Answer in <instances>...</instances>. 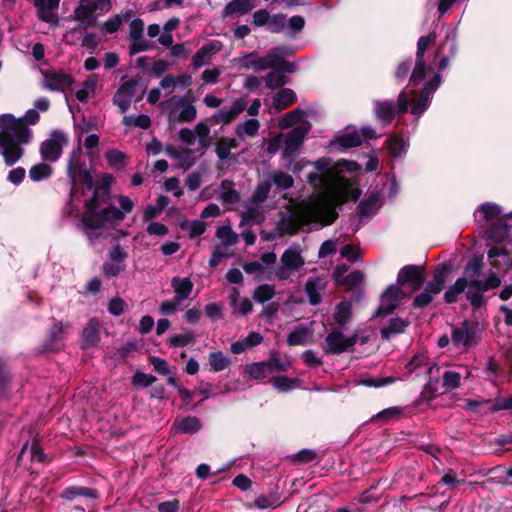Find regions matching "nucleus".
Wrapping results in <instances>:
<instances>
[{
	"instance_id": "obj_1",
	"label": "nucleus",
	"mask_w": 512,
	"mask_h": 512,
	"mask_svg": "<svg viewBox=\"0 0 512 512\" xmlns=\"http://www.w3.org/2000/svg\"><path fill=\"white\" fill-rule=\"evenodd\" d=\"M312 165L315 171L308 173L306 179L317 192L320 204L330 209L331 222L336 216V206L349 200L356 201L360 197L358 183L343 173L358 172L361 166L355 161L341 159L335 162L329 157L319 158Z\"/></svg>"
},
{
	"instance_id": "obj_2",
	"label": "nucleus",
	"mask_w": 512,
	"mask_h": 512,
	"mask_svg": "<svg viewBox=\"0 0 512 512\" xmlns=\"http://www.w3.org/2000/svg\"><path fill=\"white\" fill-rule=\"evenodd\" d=\"M435 40L436 36L434 34L419 38L416 63L411 73L408 86L399 94L396 104L386 101V126L390 125L395 117H400L407 113L409 106L411 107V114L417 117L421 116L429 107L432 95L442 82L441 76L439 74L433 75V77L424 84L420 94L417 93L415 87L425 78L427 67L423 59L424 53Z\"/></svg>"
},
{
	"instance_id": "obj_3",
	"label": "nucleus",
	"mask_w": 512,
	"mask_h": 512,
	"mask_svg": "<svg viewBox=\"0 0 512 512\" xmlns=\"http://www.w3.org/2000/svg\"><path fill=\"white\" fill-rule=\"evenodd\" d=\"M480 257H474L464 267V275L450 285L444 293L445 302L451 304L457 302L459 296L465 293L467 301L474 310L484 307L487 303L485 293L498 288L501 278L496 272L490 271L485 278L480 279L482 270Z\"/></svg>"
},
{
	"instance_id": "obj_4",
	"label": "nucleus",
	"mask_w": 512,
	"mask_h": 512,
	"mask_svg": "<svg viewBox=\"0 0 512 512\" xmlns=\"http://www.w3.org/2000/svg\"><path fill=\"white\" fill-rule=\"evenodd\" d=\"M40 119L36 109H29L23 117L3 114L0 119V155L7 166H13L24 155V146L33 138L28 125H35Z\"/></svg>"
},
{
	"instance_id": "obj_5",
	"label": "nucleus",
	"mask_w": 512,
	"mask_h": 512,
	"mask_svg": "<svg viewBox=\"0 0 512 512\" xmlns=\"http://www.w3.org/2000/svg\"><path fill=\"white\" fill-rule=\"evenodd\" d=\"M479 225L488 230L489 238L502 242L508 237L510 227L507 224V214H503L500 206L494 203H484L474 213Z\"/></svg>"
},
{
	"instance_id": "obj_6",
	"label": "nucleus",
	"mask_w": 512,
	"mask_h": 512,
	"mask_svg": "<svg viewBox=\"0 0 512 512\" xmlns=\"http://www.w3.org/2000/svg\"><path fill=\"white\" fill-rule=\"evenodd\" d=\"M110 6V0H79L74 10V19L79 22L81 28H91L96 23L97 12L106 13Z\"/></svg>"
},
{
	"instance_id": "obj_7",
	"label": "nucleus",
	"mask_w": 512,
	"mask_h": 512,
	"mask_svg": "<svg viewBox=\"0 0 512 512\" xmlns=\"http://www.w3.org/2000/svg\"><path fill=\"white\" fill-rule=\"evenodd\" d=\"M281 266H279L275 275L279 280H287L304 265V259L301 255V248L298 244L289 246L281 256Z\"/></svg>"
},
{
	"instance_id": "obj_8",
	"label": "nucleus",
	"mask_w": 512,
	"mask_h": 512,
	"mask_svg": "<svg viewBox=\"0 0 512 512\" xmlns=\"http://www.w3.org/2000/svg\"><path fill=\"white\" fill-rule=\"evenodd\" d=\"M162 110L169 118H177L181 122H191L197 116V110L193 104L184 103L180 96H172L161 103Z\"/></svg>"
},
{
	"instance_id": "obj_9",
	"label": "nucleus",
	"mask_w": 512,
	"mask_h": 512,
	"mask_svg": "<svg viewBox=\"0 0 512 512\" xmlns=\"http://www.w3.org/2000/svg\"><path fill=\"white\" fill-rule=\"evenodd\" d=\"M445 282L444 271H436L433 279L426 284L424 290L415 296L412 303L413 307L419 309L428 306L433 298L442 291Z\"/></svg>"
},
{
	"instance_id": "obj_10",
	"label": "nucleus",
	"mask_w": 512,
	"mask_h": 512,
	"mask_svg": "<svg viewBox=\"0 0 512 512\" xmlns=\"http://www.w3.org/2000/svg\"><path fill=\"white\" fill-rule=\"evenodd\" d=\"M399 286H408L414 292L422 288L425 283V268L421 265H405L397 275Z\"/></svg>"
},
{
	"instance_id": "obj_11",
	"label": "nucleus",
	"mask_w": 512,
	"mask_h": 512,
	"mask_svg": "<svg viewBox=\"0 0 512 512\" xmlns=\"http://www.w3.org/2000/svg\"><path fill=\"white\" fill-rule=\"evenodd\" d=\"M409 148V138L404 133V128L397 131L386 133V157L395 160H402Z\"/></svg>"
},
{
	"instance_id": "obj_12",
	"label": "nucleus",
	"mask_w": 512,
	"mask_h": 512,
	"mask_svg": "<svg viewBox=\"0 0 512 512\" xmlns=\"http://www.w3.org/2000/svg\"><path fill=\"white\" fill-rule=\"evenodd\" d=\"M451 342L456 349L466 351L476 344V326L465 320L459 327H454L451 334Z\"/></svg>"
},
{
	"instance_id": "obj_13",
	"label": "nucleus",
	"mask_w": 512,
	"mask_h": 512,
	"mask_svg": "<svg viewBox=\"0 0 512 512\" xmlns=\"http://www.w3.org/2000/svg\"><path fill=\"white\" fill-rule=\"evenodd\" d=\"M357 341V334L346 336L340 330H332L325 338V351L328 354H341L352 348Z\"/></svg>"
},
{
	"instance_id": "obj_14",
	"label": "nucleus",
	"mask_w": 512,
	"mask_h": 512,
	"mask_svg": "<svg viewBox=\"0 0 512 512\" xmlns=\"http://www.w3.org/2000/svg\"><path fill=\"white\" fill-rule=\"evenodd\" d=\"M307 134V129L303 126L292 128L284 138V148L282 158L288 162H292L297 156L298 150Z\"/></svg>"
},
{
	"instance_id": "obj_15",
	"label": "nucleus",
	"mask_w": 512,
	"mask_h": 512,
	"mask_svg": "<svg viewBox=\"0 0 512 512\" xmlns=\"http://www.w3.org/2000/svg\"><path fill=\"white\" fill-rule=\"evenodd\" d=\"M73 83L72 76L62 70H50L43 73L42 86L49 91L65 92Z\"/></svg>"
},
{
	"instance_id": "obj_16",
	"label": "nucleus",
	"mask_w": 512,
	"mask_h": 512,
	"mask_svg": "<svg viewBox=\"0 0 512 512\" xmlns=\"http://www.w3.org/2000/svg\"><path fill=\"white\" fill-rule=\"evenodd\" d=\"M95 197L85 201L87 211L83 214L80 222L81 229L90 238L98 237L101 234L100 217L94 212Z\"/></svg>"
},
{
	"instance_id": "obj_17",
	"label": "nucleus",
	"mask_w": 512,
	"mask_h": 512,
	"mask_svg": "<svg viewBox=\"0 0 512 512\" xmlns=\"http://www.w3.org/2000/svg\"><path fill=\"white\" fill-rule=\"evenodd\" d=\"M67 139L64 133L55 131L50 138L45 140L40 147V153L44 160L55 162L62 153V148L66 144Z\"/></svg>"
},
{
	"instance_id": "obj_18",
	"label": "nucleus",
	"mask_w": 512,
	"mask_h": 512,
	"mask_svg": "<svg viewBox=\"0 0 512 512\" xmlns=\"http://www.w3.org/2000/svg\"><path fill=\"white\" fill-rule=\"evenodd\" d=\"M247 104L248 103L245 98H237L232 102L230 107H222L220 110L214 113L209 118V121L212 124H230L246 109Z\"/></svg>"
},
{
	"instance_id": "obj_19",
	"label": "nucleus",
	"mask_w": 512,
	"mask_h": 512,
	"mask_svg": "<svg viewBox=\"0 0 512 512\" xmlns=\"http://www.w3.org/2000/svg\"><path fill=\"white\" fill-rule=\"evenodd\" d=\"M138 83L134 79H129L121 84L113 97V103L116 105L121 113H125L130 108V105L135 97Z\"/></svg>"
},
{
	"instance_id": "obj_20",
	"label": "nucleus",
	"mask_w": 512,
	"mask_h": 512,
	"mask_svg": "<svg viewBox=\"0 0 512 512\" xmlns=\"http://www.w3.org/2000/svg\"><path fill=\"white\" fill-rule=\"evenodd\" d=\"M61 0H34V5L37 8L38 18L51 25H58L59 18L57 10Z\"/></svg>"
},
{
	"instance_id": "obj_21",
	"label": "nucleus",
	"mask_w": 512,
	"mask_h": 512,
	"mask_svg": "<svg viewBox=\"0 0 512 512\" xmlns=\"http://www.w3.org/2000/svg\"><path fill=\"white\" fill-rule=\"evenodd\" d=\"M292 51L286 46H278L273 48L266 56L257 57L255 71L260 72L267 69H272L278 66L282 56H286Z\"/></svg>"
},
{
	"instance_id": "obj_22",
	"label": "nucleus",
	"mask_w": 512,
	"mask_h": 512,
	"mask_svg": "<svg viewBox=\"0 0 512 512\" xmlns=\"http://www.w3.org/2000/svg\"><path fill=\"white\" fill-rule=\"evenodd\" d=\"M69 327L67 322H55L44 342V351L59 350Z\"/></svg>"
},
{
	"instance_id": "obj_23",
	"label": "nucleus",
	"mask_w": 512,
	"mask_h": 512,
	"mask_svg": "<svg viewBox=\"0 0 512 512\" xmlns=\"http://www.w3.org/2000/svg\"><path fill=\"white\" fill-rule=\"evenodd\" d=\"M304 225V218L300 213L292 212L283 215L277 222L276 229L280 235L294 234Z\"/></svg>"
},
{
	"instance_id": "obj_24",
	"label": "nucleus",
	"mask_w": 512,
	"mask_h": 512,
	"mask_svg": "<svg viewBox=\"0 0 512 512\" xmlns=\"http://www.w3.org/2000/svg\"><path fill=\"white\" fill-rule=\"evenodd\" d=\"M491 266L498 271L512 268V257L502 247H492L488 250Z\"/></svg>"
},
{
	"instance_id": "obj_25",
	"label": "nucleus",
	"mask_w": 512,
	"mask_h": 512,
	"mask_svg": "<svg viewBox=\"0 0 512 512\" xmlns=\"http://www.w3.org/2000/svg\"><path fill=\"white\" fill-rule=\"evenodd\" d=\"M254 8L253 0H232L223 9L224 17H240L248 14Z\"/></svg>"
},
{
	"instance_id": "obj_26",
	"label": "nucleus",
	"mask_w": 512,
	"mask_h": 512,
	"mask_svg": "<svg viewBox=\"0 0 512 512\" xmlns=\"http://www.w3.org/2000/svg\"><path fill=\"white\" fill-rule=\"evenodd\" d=\"M193 282L189 277H173L171 280V287L174 291V299L180 303L186 300L192 293Z\"/></svg>"
},
{
	"instance_id": "obj_27",
	"label": "nucleus",
	"mask_w": 512,
	"mask_h": 512,
	"mask_svg": "<svg viewBox=\"0 0 512 512\" xmlns=\"http://www.w3.org/2000/svg\"><path fill=\"white\" fill-rule=\"evenodd\" d=\"M100 340L99 321L90 319L82 332V347L87 349L94 347Z\"/></svg>"
},
{
	"instance_id": "obj_28",
	"label": "nucleus",
	"mask_w": 512,
	"mask_h": 512,
	"mask_svg": "<svg viewBox=\"0 0 512 512\" xmlns=\"http://www.w3.org/2000/svg\"><path fill=\"white\" fill-rule=\"evenodd\" d=\"M61 498L73 501L77 497L97 499L99 494L94 488L82 487V486H69L61 492Z\"/></svg>"
},
{
	"instance_id": "obj_29",
	"label": "nucleus",
	"mask_w": 512,
	"mask_h": 512,
	"mask_svg": "<svg viewBox=\"0 0 512 512\" xmlns=\"http://www.w3.org/2000/svg\"><path fill=\"white\" fill-rule=\"evenodd\" d=\"M262 341L263 337L260 333L250 332L245 338L232 343L230 350L234 354H241L245 350L259 345Z\"/></svg>"
},
{
	"instance_id": "obj_30",
	"label": "nucleus",
	"mask_w": 512,
	"mask_h": 512,
	"mask_svg": "<svg viewBox=\"0 0 512 512\" xmlns=\"http://www.w3.org/2000/svg\"><path fill=\"white\" fill-rule=\"evenodd\" d=\"M229 300L234 314L246 315L252 311V302L248 298H242L237 288L232 289Z\"/></svg>"
},
{
	"instance_id": "obj_31",
	"label": "nucleus",
	"mask_w": 512,
	"mask_h": 512,
	"mask_svg": "<svg viewBox=\"0 0 512 512\" xmlns=\"http://www.w3.org/2000/svg\"><path fill=\"white\" fill-rule=\"evenodd\" d=\"M405 294L402 286L398 283L390 285L386 288V315L399 307L404 299Z\"/></svg>"
},
{
	"instance_id": "obj_32",
	"label": "nucleus",
	"mask_w": 512,
	"mask_h": 512,
	"mask_svg": "<svg viewBox=\"0 0 512 512\" xmlns=\"http://www.w3.org/2000/svg\"><path fill=\"white\" fill-rule=\"evenodd\" d=\"M379 209V197L376 194H370L358 205V215L361 219H368L376 214Z\"/></svg>"
},
{
	"instance_id": "obj_33",
	"label": "nucleus",
	"mask_w": 512,
	"mask_h": 512,
	"mask_svg": "<svg viewBox=\"0 0 512 512\" xmlns=\"http://www.w3.org/2000/svg\"><path fill=\"white\" fill-rule=\"evenodd\" d=\"M296 101V94L290 88H282L273 96V107L278 110H284Z\"/></svg>"
},
{
	"instance_id": "obj_34",
	"label": "nucleus",
	"mask_w": 512,
	"mask_h": 512,
	"mask_svg": "<svg viewBox=\"0 0 512 512\" xmlns=\"http://www.w3.org/2000/svg\"><path fill=\"white\" fill-rule=\"evenodd\" d=\"M260 123L255 118L246 119L235 126L234 133L239 138H253L258 134Z\"/></svg>"
},
{
	"instance_id": "obj_35",
	"label": "nucleus",
	"mask_w": 512,
	"mask_h": 512,
	"mask_svg": "<svg viewBox=\"0 0 512 512\" xmlns=\"http://www.w3.org/2000/svg\"><path fill=\"white\" fill-rule=\"evenodd\" d=\"M218 50L217 46L214 43H207L203 45L193 56L192 58V66L194 69H199L211 58V55Z\"/></svg>"
},
{
	"instance_id": "obj_36",
	"label": "nucleus",
	"mask_w": 512,
	"mask_h": 512,
	"mask_svg": "<svg viewBox=\"0 0 512 512\" xmlns=\"http://www.w3.org/2000/svg\"><path fill=\"white\" fill-rule=\"evenodd\" d=\"M246 373L255 380H263L272 374L270 364L267 361H260L245 366Z\"/></svg>"
},
{
	"instance_id": "obj_37",
	"label": "nucleus",
	"mask_w": 512,
	"mask_h": 512,
	"mask_svg": "<svg viewBox=\"0 0 512 512\" xmlns=\"http://www.w3.org/2000/svg\"><path fill=\"white\" fill-rule=\"evenodd\" d=\"M264 220L261 204L251 202L247 209L241 213V224H260Z\"/></svg>"
},
{
	"instance_id": "obj_38",
	"label": "nucleus",
	"mask_w": 512,
	"mask_h": 512,
	"mask_svg": "<svg viewBox=\"0 0 512 512\" xmlns=\"http://www.w3.org/2000/svg\"><path fill=\"white\" fill-rule=\"evenodd\" d=\"M97 78L92 75L89 76L82 84V87L76 91V98L81 103H87L91 96L96 92Z\"/></svg>"
},
{
	"instance_id": "obj_39",
	"label": "nucleus",
	"mask_w": 512,
	"mask_h": 512,
	"mask_svg": "<svg viewBox=\"0 0 512 512\" xmlns=\"http://www.w3.org/2000/svg\"><path fill=\"white\" fill-rule=\"evenodd\" d=\"M311 338V331L305 326H299L291 331L287 336L289 345H305Z\"/></svg>"
},
{
	"instance_id": "obj_40",
	"label": "nucleus",
	"mask_w": 512,
	"mask_h": 512,
	"mask_svg": "<svg viewBox=\"0 0 512 512\" xmlns=\"http://www.w3.org/2000/svg\"><path fill=\"white\" fill-rule=\"evenodd\" d=\"M321 283L319 278H309L305 285V292L311 305H318L322 298L320 294Z\"/></svg>"
},
{
	"instance_id": "obj_41",
	"label": "nucleus",
	"mask_w": 512,
	"mask_h": 512,
	"mask_svg": "<svg viewBox=\"0 0 512 512\" xmlns=\"http://www.w3.org/2000/svg\"><path fill=\"white\" fill-rule=\"evenodd\" d=\"M271 181V185H275L280 190H287L293 186L294 180L292 176L286 172L275 171L267 176Z\"/></svg>"
},
{
	"instance_id": "obj_42",
	"label": "nucleus",
	"mask_w": 512,
	"mask_h": 512,
	"mask_svg": "<svg viewBox=\"0 0 512 512\" xmlns=\"http://www.w3.org/2000/svg\"><path fill=\"white\" fill-rule=\"evenodd\" d=\"M232 183L228 181H223L221 183V190L219 194V199L224 205L230 206L235 205L239 201V193L231 188Z\"/></svg>"
},
{
	"instance_id": "obj_43",
	"label": "nucleus",
	"mask_w": 512,
	"mask_h": 512,
	"mask_svg": "<svg viewBox=\"0 0 512 512\" xmlns=\"http://www.w3.org/2000/svg\"><path fill=\"white\" fill-rule=\"evenodd\" d=\"M201 422L200 420L195 416H187L182 418L177 424L176 429L177 432L183 433V434H192L196 433L201 429Z\"/></svg>"
},
{
	"instance_id": "obj_44",
	"label": "nucleus",
	"mask_w": 512,
	"mask_h": 512,
	"mask_svg": "<svg viewBox=\"0 0 512 512\" xmlns=\"http://www.w3.org/2000/svg\"><path fill=\"white\" fill-rule=\"evenodd\" d=\"M352 314V304L350 301H341L335 308L334 311V320L335 322L343 326L345 325L351 318Z\"/></svg>"
},
{
	"instance_id": "obj_45",
	"label": "nucleus",
	"mask_w": 512,
	"mask_h": 512,
	"mask_svg": "<svg viewBox=\"0 0 512 512\" xmlns=\"http://www.w3.org/2000/svg\"><path fill=\"white\" fill-rule=\"evenodd\" d=\"M306 116V112L300 108H297L279 119V126L282 129L290 128L303 121Z\"/></svg>"
},
{
	"instance_id": "obj_46",
	"label": "nucleus",
	"mask_w": 512,
	"mask_h": 512,
	"mask_svg": "<svg viewBox=\"0 0 512 512\" xmlns=\"http://www.w3.org/2000/svg\"><path fill=\"white\" fill-rule=\"evenodd\" d=\"M273 387L280 392H288L300 386V381L296 378L286 376H277L271 379Z\"/></svg>"
},
{
	"instance_id": "obj_47",
	"label": "nucleus",
	"mask_w": 512,
	"mask_h": 512,
	"mask_svg": "<svg viewBox=\"0 0 512 512\" xmlns=\"http://www.w3.org/2000/svg\"><path fill=\"white\" fill-rule=\"evenodd\" d=\"M196 341V337L192 331H186L182 334H173L168 340L167 344L169 347H185L190 344H194Z\"/></svg>"
},
{
	"instance_id": "obj_48",
	"label": "nucleus",
	"mask_w": 512,
	"mask_h": 512,
	"mask_svg": "<svg viewBox=\"0 0 512 512\" xmlns=\"http://www.w3.org/2000/svg\"><path fill=\"white\" fill-rule=\"evenodd\" d=\"M122 123L126 127H138L147 130L151 126V119L145 114L127 115L124 116Z\"/></svg>"
},
{
	"instance_id": "obj_49",
	"label": "nucleus",
	"mask_w": 512,
	"mask_h": 512,
	"mask_svg": "<svg viewBox=\"0 0 512 512\" xmlns=\"http://www.w3.org/2000/svg\"><path fill=\"white\" fill-rule=\"evenodd\" d=\"M337 141L343 148H353L361 145L362 137L357 131H348L339 135Z\"/></svg>"
},
{
	"instance_id": "obj_50",
	"label": "nucleus",
	"mask_w": 512,
	"mask_h": 512,
	"mask_svg": "<svg viewBox=\"0 0 512 512\" xmlns=\"http://www.w3.org/2000/svg\"><path fill=\"white\" fill-rule=\"evenodd\" d=\"M236 147V140L232 138L221 139L216 145L215 152L219 160H228L231 156V149Z\"/></svg>"
},
{
	"instance_id": "obj_51",
	"label": "nucleus",
	"mask_w": 512,
	"mask_h": 512,
	"mask_svg": "<svg viewBox=\"0 0 512 512\" xmlns=\"http://www.w3.org/2000/svg\"><path fill=\"white\" fill-rule=\"evenodd\" d=\"M209 364L211 370L220 372L229 366L230 360L221 351H216L209 354Z\"/></svg>"
},
{
	"instance_id": "obj_52",
	"label": "nucleus",
	"mask_w": 512,
	"mask_h": 512,
	"mask_svg": "<svg viewBox=\"0 0 512 512\" xmlns=\"http://www.w3.org/2000/svg\"><path fill=\"white\" fill-rule=\"evenodd\" d=\"M52 168L46 163H38L29 170V177L32 181L38 182L50 177Z\"/></svg>"
},
{
	"instance_id": "obj_53",
	"label": "nucleus",
	"mask_w": 512,
	"mask_h": 512,
	"mask_svg": "<svg viewBox=\"0 0 512 512\" xmlns=\"http://www.w3.org/2000/svg\"><path fill=\"white\" fill-rule=\"evenodd\" d=\"M271 181L268 178L261 181L255 188L251 202L262 204L268 197V194L271 190Z\"/></svg>"
},
{
	"instance_id": "obj_54",
	"label": "nucleus",
	"mask_w": 512,
	"mask_h": 512,
	"mask_svg": "<svg viewBox=\"0 0 512 512\" xmlns=\"http://www.w3.org/2000/svg\"><path fill=\"white\" fill-rule=\"evenodd\" d=\"M195 138H198V143L201 148L207 149L210 146V127L205 122H199L194 129Z\"/></svg>"
},
{
	"instance_id": "obj_55",
	"label": "nucleus",
	"mask_w": 512,
	"mask_h": 512,
	"mask_svg": "<svg viewBox=\"0 0 512 512\" xmlns=\"http://www.w3.org/2000/svg\"><path fill=\"white\" fill-rule=\"evenodd\" d=\"M270 364L271 372H286L291 367V361L288 359H282L277 352H271L267 360Z\"/></svg>"
},
{
	"instance_id": "obj_56",
	"label": "nucleus",
	"mask_w": 512,
	"mask_h": 512,
	"mask_svg": "<svg viewBox=\"0 0 512 512\" xmlns=\"http://www.w3.org/2000/svg\"><path fill=\"white\" fill-rule=\"evenodd\" d=\"M181 229L187 231L191 238L202 235L206 230V224L201 220L185 221Z\"/></svg>"
},
{
	"instance_id": "obj_57",
	"label": "nucleus",
	"mask_w": 512,
	"mask_h": 512,
	"mask_svg": "<svg viewBox=\"0 0 512 512\" xmlns=\"http://www.w3.org/2000/svg\"><path fill=\"white\" fill-rule=\"evenodd\" d=\"M28 449L30 450L31 459L33 461L45 462L46 456H45L42 448L39 446V444L35 443V442H32L30 447H29L28 442H26L24 444V446L22 447L21 452L19 454L18 460H20L23 457V455L27 452Z\"/></svg>"
},
{
	"instance_id": "obj_58",
	"label": "nucleus",
	"mask_w": 512,
	"mask_h": 512,
	"mask_svg": "<svg viewBox=\"0 0 512 512\" xmlns=\"http://www.w3.org/2000/svg\"><path fill=\"white\" fill-rule=\"evenodd\" d=\"M275 294L274 287L268 284L258 286L254 293L253 298L258 303H265L273 298Z\"/></svg>"
},
{
	"instance_id": "obj_59",
	"label": "nucleus",
	"mask_w": 512,
	"mask_h": 512,
	"mask_svg": "<svg viewBox=\"0 0 512 512\" xmlns=\"http://www.w3.org/2000/svg\"><path fill=\"white\" fill-rule=\"evenodd\" d=\"M408 324V321L400 317L390 319L389 323L386 325V339L389 338L391 335L404 332Z\"/></svg>"
},
{
	"instance_id": "obj_60",
	"label": "nucleus",
	"mask_w": 512,
	"mask_h": 512,
	"mask_svg": "<svg viewBox=\"0 0 512 512\" xmlns=\"http://www.w3.org/2000/svg\"><path fill=\"white\" fill-rule=\"evenodd\" d=\"M265 77L266 86L270 89H275L285 84V76L278 68H272Z\"/></svg>"
},
{
	"instance_id": "obj_61",
	"label": "nucleus",
	"mask_w": 512,
	"mask_h": 512,
	"mask_svg": "<svg viewBox=\"0 0 512 512\" xmlns=\"http://www.w3.org/2000/svg\"><path fill=\"white\" fill-rule=\"evenodd\" d=\"M287 26V19L285 15L276 14L270 16L267 29L272 33H279Z\"/></svg>"
},
{
	"instance_id": "obj_62",
	"label": "nucleus",
	"mask_w": 512,
	"mask_h": 512,
	"mask_svg": "<svg viewBox=\"0 0 512 512\" xmlns=\"http://www.w3.org/2000/svg\"><path fill=\"white\" fill-rule=\"evenodd\" d=\"M106 159L111 167L117 169L124 168L125 154L123 152L115 149L109 150L106 153Z\"/></svg>"
},
{
	"instance_id": "obj_63",
	"label": "nucleus",
	"mask_w": 512,
	"mask_h": 512,
	"mask_svg": "<svg viewBox=\"0 0 512 512\" xmlns=\"http://www.w3.org/2000/svg\"><path fill=\"white\" fill-rule=\"evenodd\" d=\"M216 236L227 245H233L237 242L238 236L229 226H221L217 229Z\"/></svg>"
},
{
	"instance_id": "obj_64",
	"label": "nucleus",
	"mask_w": 512,
	"mask_h": 512,
	"mask_svg": "<svg viewBox=\"0 0 512 512\" xmlns=\"http://www.w3.org/2000/svg\"><path fill=\"white\" fill-rule=\"evenodd\" d=\"M508 409H512V396L508 398H496L494 401H490L487 411L495 412Z\"/></svg>"
}]
</instances>
